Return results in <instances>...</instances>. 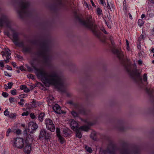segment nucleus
<instances>
[{
    "label": "nucleus",
    "instance_id": "nucleus-1",
    "mask_svg": "<svg viewBox=\"0 0 154 154\" xmlns=\"http://www.w3.org/2000/svg\"><path fill=\"white\" fill-rule=\"evenodd\" d=\"M35 73L38 78H40L44 83L48 85H52L59 89L64 86V83L62 78L54 70L46 72L42 69L34 68Z\"/></svg>",
    "mask_w": 154,
    "mask_h": 154
},
{
    "label": "nucleus",
    "instance_id": "nucleus-2",
    "mask_svg": "<svg viewBox=\"0 0 154 154\" xmlns=\"http://www.w3.org/2000/svg\"><path fill=\"white\" fill-rule=\"evenodd\" d=\"M117 151L121 154H139V147L136 146H130L126 143H124L121 147L119 148L112 142H110L106 150L100 151L101 154H115Z\"/></svg>",
    "mask_w": 154,
    "mask_h": 154
},
{
    "label": "nucleus",
    "instance_id": "nucleus-3",
    "mask_svg": "<svg viewBox=\"0 0 154 154\" xmlns=\"http://www.w3.org/2000/svg\"><path fill=\"white\" fill-rule=\"evenodd\" d=\"M51 54L49 42L46 40L41 42L40 44L38 54L42 57L45 64H48L50 61Z\"/></svg>",
    "mask_w": 154,
    "mask_h": 154
},
{
    "label": "nucleus",
    "instance_id": "nucleus-4",
    "mask_svg": "<svg viewBox=\"0 0 154 154\" xmlns=\"http://www.w3.org/2000/svg\"><path fill=\"white\" fill-rule=\"evenodd\" d=\"M30 3L26 0H20L17 9L19 16L23 18L30 15L31 11L29 8Z\"/></svg>",
    "mask_w": 154,
    "mask_h": 154
},
{
    "label": "nucleus",
    "instance_id": "nucleus-5",
    "mask_svg": "<svg viewBox=\"0 0 154 154\" xmlns=\"http://www.w3.org/2000/svg\"><path fill=\"white\" fill-rule=\"evenodd\" d=\"M76 18L77 20L81 25L90 29L94 34L97 36L98 35L96 29L97 26L94 25L92 17L91 16L89 15L86 17L85 20L78 16H76Z\"/></svg>",
    "mask_w": 154,
    "mask_h": 154
},
{
    "label": "nucleus",
    "instance_id": "nucleus-6",
    "mask_svg": "<svg viewBox=\"0 0 154 154\" xmlns=\"http://www.w3.org/2000/svg\"><path fill=\"white\" fill-rule=\"evenodd\" d=\"M123 64L127 71L132 78L135 79L134 77L136 76L139 79L141 83L142 82V81L140 77V73L137 69L132 68L131 64L129 62V60H127V61L124 63Z\"/></svg>",
    "mask_w": 154,
    "mask_h": 154
},
{
    "label": "nucleus",
    "instance_id": "nucleus-7",
    "mask_svg": "<svg viewBox=\"0 0 154 154\" xmlns=\"http://www.w3.org/2000/svg\"><path fill=\"white\" fill-rule=\"evenodd\" d=\"M109 39L110 41L111 44L112 46V51L113 53L116 55L119 58L120 60H122V58L123 57V54L122 53V51H119L118 49H116L114 48V43L113 40L112 39V38L110 36Z\"/></svg>",
    "mask_w": 154,
    "mask_h": 154
},
{
    "label": "nucleus",
    "instance_id": "nucleus-8",
    "mask_svg": "<svg viewBox=\"0 0 154 154\" xmlns=\"http://www.w3.org/2000/svg\"><path fill=\"white\" fill-rule=\"evenodd\" d=\"M13 146L19 149H21L24 146V140L20 137L14 138L13 140Z\"/></svg>",
    "mask_w": 154,
    "mask_h": 154
},
{
    "label": "nucleus",
    "instance_id": "nucleus-9",
    "mask_svg": "<svg viewBox=\"0 0 154 154\" xmlns=\"http://www.w3.org/2000/svg\"><path fill=\"white\" fill-rule=\"evenodd\" d=\"M50 136L51 134L46 130L42 129L40 131L39 138L41 140L45 139L47 140L50 139Z\"/></svg>",
    "mask_w": 154,
    "mask_h": 154
},
{
    "label": "nucleus",
    "instance_id": "nucleus-10",
    "mask_svg": "<svg viewBox=\"0 0 154 154\" xmlns=\"http://www.w3.org/2000/svg\"><path fill=\"white\" fill-rule=\"evenodd\" d=\"M4 24L7 27L11 28V22L8 17L6 16L2 15L0 16V27H2Z\"/></svg>",
    "mask_w": 154,
    "mask_h": 154
},
{
    "label": "nucleus",
    "instance_id": "nucleus-11",
    "mask_svg": "<svg viewBox=\"0 0 154 154\" xmlns=\"http://www.w3.org/2000/svg\"><path fill=\"white\" fill-rule=\"evenodd\" d=\"M19 33L17 32H14L13 33L12 37L13 39L12 41L14 44L16 46H18L19 47H22L23 48L24 46V45L23 43V42H19L18 41L19 40L18 37Z\"/></svg>",
    "mask_w": 154,
    "mask_h": 154
},
{
    "label": "nucleus",
    "instance_id": "nucleus-12",
    "mask_svg": "<svg viewBox=\"0 0 154 154\" xmlns=\"http://www.w3.org/2000/svg\"><path fill=\"white\" fill-rule=\"evenodd\" d=\"M45 122L47 128L51 132H54L55 131V127L52 121L50 119H46Z\"/></svg>",
    "mask_w": 154,
    "mask_h": 154
},
{
    "label": "nucleus",
    "instance_id": "nucleus-13",
    "mask_svg": "<svg viewBox=\"0 0 154 154\" xmlns=\"http://www.w3.org/2000/svg\"><path fill=\"white\" fill-rule=\"evenodd\" d=\"M78 107L76 109L78 110V113L75 112V111H72L71 113L72 116L74 117H78L79 114H81L83 115L86 114V111L85 110L82 106H76Z\"/></svg>",
    "mask_w": 154,
    "mask_h": 154
},
{
    "label": "nucleus",
    "instance_id": "nucleus-14",
    "mask_svg": "<svg viewBox=\"0 0 154 154\" xmlns=\"http://www.w3.org/2000/svg\"><path fill=\"white\" fill-rule=\"evenodd\" d=\"M89 129V125H84L80 127L77 131H75L76 132V137L79 138H81L82 136V135L80 132V130H81L84 131H87Z\"/></svg>",
    "mask_w": 154,
    "mask_h": 154
},
{
    "label": "nucleus",
    "instance_id": "nucleus-15",
    "mask_svg": "<svg viewBox=\"0 0 154 154\" xmlns=\"http://www.w3.org/2000/svg\"><path fill=\"white\" fill-rule=\"evenodd\" d=\"M38 128V126L35 122H31L29 123L28 129L30 133H33Z\"/></svg>",
    "mask_w": 154,
    "mask_h": 154
},
{
    "label": "nucleus",
    "instance_id": "nucleus-16",
    "mask_svg": "<svg viewBox=\"0 0 154 154\" xmlns=\"http://www.w3.org/2000/svg\"><path fill=\"white\" fill-rule=\"evenodd\" d=\"M28 139H29V137H26L25 146L23 149L24 152L26 154H29L31 150V147L30 143L28 142Z\"/></svg>",
    "mask_w": 154,
    "mask_h": 154
},
{
    "label": "nucleus",
    "instance_id": "nucleus-17",
    "mask_svg": "<svg viewBox=\"0 0 154 154\" xmlns=\"http://www.w3.org/2000/svg\"><path fill=\"white\" fill-rule=\"evenodd\" d=\"M70 127L74 131H77L79 127L78 126V123L73 119H71L69 121Z\"/></svg>",
    "mask_w": 154,
    "mask_h": 154
},
{
    "label": "nucleus",
    "instance_id": "nucleus-18",
    "mask_svg": "<svg viewBox=\"0 0 154 154\" xmlns=\"http://www.w3.org/2000/svg\"><path fill=\"white\" fill-rule=\"evenodd\" d=\"M54 112L58 114H61L63 113V111L61 109L60 106H52Z\"/></svg>",
    "mask_w": 154,
    "mask_h": 154
},
{
    "label": "nucleus",
    "instance_id": "nucleus-19",
    "mask_svg": "<svg viewBox=\"0 0 154 154\" xmlns=\"http://www.w3.org/2000/svg\"><path fill=\"white\" fill-rule=\"evenodd\" d=\"M31 48L28 46H24L22 49V52L24 53H30L31 51Z\"/></svg>",
    "mask_w": 154,
    "mask_h": 154
},
{
    "label": "nucleus",
    "instance_id": "nucleus-20",
    "mask_svg": "<svg viewBox=\"0 0 154 154\" xmlns=\"http://www.w3.org/2000/svg\"><path fill=\"white\" fill-rule=\"evenodd\" d=\"M31 103L30 104V106H40L42 105V103L41 102H39L38 101H36L35 100H33L31 102Z\"/></svg>",
    "mask_w": 154,
    "mask_h": 154
},
{
    "label": "nucleus",
    "instance_id": "nucleus-21",
    "mask_svg": "<svg viewBox=\"0 0 154 154\" xmlns=\"http://www.w3.org/2000/svg\"><path fill=\"white\" fill-rule=\"evenodd\" d=\"M63 134L64 137H67L71 134V132L69 130L64 129L63 130Z\"/></svg>",
    "mask_w": 154,
    "mask_h": 154
},
{
    "label": "nucleus",
    "instance_id": "nucleus-22",
    "mask_svg": "<svg viewBox=\"0 0 154 154\" xmlns=\"http://www.w3.org/2000/svg\"><path fill=\"white\" fill-rule=\"evenodd\" d=\"M45 115V113L43 112H41L39 114L38 119L40 122H42L43 121Z\"/></svg>",
    "mask_w": 154,
    "mask_h": 154
},
{
    "label": "nucleus",
    "instance_id": "nucleus-23",
    "mask_svg": "<svg viewBox=\"0 0 154 154\" xmlns=\"http://www.w3.org/2000/svg\"><path fill=\"white\" fill-rule=\"evenodd\" d=\"M107 7L106 8H107L108 9L110 10V11H112V9H113V10L114 9V6L112 4H111L110 5H109L108 1V0H107Z\"/></svg>",
    "mask_w": 154,
    "mask_h": 154
},
{
    "label": "nucleus",
    "instance_id": "nucleus-24",
    "mask_svg": "<svg viewBox=\"0 0 154 154\" xmlns=\"http://www.w3.org/2000/svg\"><path fill=\"white\" fill-rule=\"evenodd\" d=\"M58 3L60 7H63L65 5V3L63 0H58Z\"/></svg>",
    "mask_w": 154,
    "mask_h": 154
},
{
    "label": "nucleus",
    "instance_id": "nucleus-25",
    "mask_svg": "<svg viewBox=\"0 0 154 154\" xmlns=\"http://www.w3.org/2000/svg\"><path fill=\"white\" fill-rule=\"evenodd\" d=\"M59 139V140L60 142L62 144L64 142V138L62 137L61 135H59L57 136Z\"/></svg>",
    "mask_w": 154,
    "mask_h": 154
},
{
    "label": "nucleus",
    "instance_id": "nucleus-26",
    "mask_svg": "<svg viewBox=\"0 0 154 154\" xmlns=\"http://www.w3.org/2000/svg\"><path fill=\"white\" fill-rule=\"evenodd\" d=\"M17 115L16 113H10L9 116V117L12 119H15L16 118V117Z\"/></svg>",
    "mask_w": 154,
    "mask_h": 154
},
{
    "label": "nucleus",
    "instance_id": "nucleus-27",
    "mask_svg": "<svg viewBox=\"0 0 154 154\" xmlns=\"http://www.w3.org/2000/svg\"><path fill=\"white\" fill-rule=\"evenodd\" d=\"M144 22L141 19H139L138 21V25L141 27L144 24Z\"/></svg>",
    "mask_w": 154,
    "mask_h": 154
},
{
    "label": "nucleus",
    "instance_id": "nucleus-28",
    "mask_svg": "<svg viewBox=\"0 0 154 154\" xmlns=\"http://www.w3.org/2000/svg\"><path fill=\"white\" fill-rule=\"evenodd\" d=\"M146 91L149 94H151L153 92V90L150 88H148L147 87L146 88Z\"/></svg>",
    "mask_w": 154,
    "mask_h": 154
},
{
    "label": "nucleus",
    "instance_id": "nucleus-29",
    "mask_svg": "<svg viewBox=\"0 0 154 154\" xmlns=\"http://www.w3.org/2000/svg\"><path fill=\"white\" fill-rule=\"evenodd\" d=\"M25 102L24 100L23 99L20 100V101L18 102V104L20 105H24Z\"/></svg>",
    "mask_w": 154,
    "mask_h": 154
},
{
    "label": "nucleus",
    "instance_id": "nucleus-30",
    "mask_svg": "<svg viewBox=\"0 0 154 154\" xmlns=\"http://www.w3.org/2000/svg\"><path fill=\"white\" fill-rule=\"evenodd\" d=\"M85 148L86 150L89 152H92V149L90 147L86 146Z\"/></svg>",
    "mask_w": 154,
    "mask_h": 154
},
{
    "label": "nucleus",
    "instance_id": "nucleus-31",
    "mask_svg": "<svg viewBox=\"0 0 154 154\" xmlns=\"http://www.w3.org/2000/svg\"><path fill=\"white\" fill-rule=\"evenodd\" d=\"M4 115L5 116H9V112L8 111V109H6L4 112Z\"/></svg>",
    "mask_w": 154,
    "mask_h": 154
},
{
    "label": "nucleus",
    "instance_id": "nucleus-32",
    "mask_svg": "<svg viewBox=\"0 0 154 154\" xmlns=\"http://www.w3.org/2000/svg\"><path fill=\"white\" fill-rule=\"evenodd\" d=\"M102 12V10L100 8H97V13L98 15H100L101 14Z\"/></svg>",
    "mask_w": 154,
    "mask_h": 154
},
{
    "label": "nucleus",
    "instance_id": "nucleus-33",
    "mask_svg": "<svg viewBox=\"0 0 154 154\" xmlns=\"http://www.w3.org/2000/svg\"><path fill=\"white\" fill-rule=\"evenodd\" d=\"M13 83L11 82H8V88L9 89H11L12 86L13 85Z\"/></svg>",
    "mask_w": 154,
    "mask_h": 154
},
{
    "label": "nucleus",
    "instance_id": "nucleus-34",
    "mask_svg": "<svg viewBox=\"0 0 154 154\" xmlns=\"http://www.w3.org/2000/svg\"><path fill=\"white\" fill-rule=\"evenodd\" d=\"M11 93L12 95H15L16 94L17 90L15 89L12 90L11 91Z\"/></svg>",
    "mask_w": 154,
    "mask_h": 154
},
{
    "label": "nucleus",
    "instance_id": "nucleus-35",
    "mask_svg": "<svg viewBox=\"0 0 154 154\" xmlns=\"http://www.w3.org/2000/svg\"><path fill=\"white\" fill-rule=\"evenodd\" d=\"M9 101L11 103H12L13 102H15V101H16V99L14 98H13V97H10V98H9Z\"/></svg>",
    "mask_w": 154,
    "mask_h": 154
},
{
    "label": "nucleus",
    "instance_id": "nucleus-36",
    "mask_svg": "<svg viewBox=\"0 0 154 154\" xmlns=\"http://www.w3.org/2000/svg\"><path fill=\"white\" fill-rule=\"evenodd\" d=\"M29 110V109H27V110L26 111V112H24L21 115L22 116H27L29 114V112H28V110Z\"/></svg>",
    "mask_w": 154,
    "mask_h": 154
},
{
    "label": "nucleus",
    "instance_id": "nucleus-37",
    "mask_svg": "<svg viewBox=\"0 0 154 154\" xmlns=\"http://www.w3.org/2000/svg\"><path fill=\"white\" fill-rule=\"evenodd\" d=\"M54 99V98L52 97V96L51 95H49L48 98V101H49L50 102V101H52Z\"/></svg>",
    "mask_w": 154,
    "mask_h": 154
},
{
    "label": "nucleus",
    "instance_id": "nucleus-38",
    "mask_svg": "<svg viewBox=\"0 0 154 154\" xmlns=\"http://www.w3.org/2000/svg\"><path fill=\"white\" fill-rule=\"evenodd\" d=\"M2 95L5 97H7L8 95V94L6 92H3L2 93Z\"/></svg>",
    "mask_w": 154,
    "mask_h": 154
},
{
    "label": "nucleus",
    "instance_id": "nucleus-39",
    "mask_svg": "<svg viewBox=\"0 0 154 154\" xmlns=\"http://www.w3.org/2000/svg\"><path fill=\"white\" fill-rule=\"evenodd\" d=\"M30 116L31 118L32 119H36L35 116L33 113H32L30 114Z\"/></svg>",
    "mask_w": 154,
    "mask_h": 154
},
{
    "label": "nucleus",
    "instance_id": "nucleus-40",
    "mask_svg": "<svg viewBox=\"0 0 154 154\" xmlns=\"http://www.w3.org/2000/svg\"><path fill=\"white\" fill-rule=\"evenodd\" d=\"M100 3L102 5L105 7L106 6V5L105 2H104V0H100Z\"/></svg>",
    "mask_w": 154,
    "mask_h": 154
},
{
    "label": "nucleus",
    "instance_id": "nucleus-41",
    "mask_svg": "<svg viewBox=\"0 0 154 154\" xmlns=\"http://www.w3.org/2000/svg\"><path fill=\"white\" fill-rule=\"evenodd\" d=\"M56 132L57 137L59 136V135H60V130L58 128H57L56 129Z\"/></svg>",
    "mask_w": 154,
    "mask_h": 154
},
{
    "label": "nucleus",
    "instance_id": "nucleus-42",
    "mask_svg": "<svg viewBox=\"0 0 154 154\" xmlns=\"http://www.w3.org/2000/svg\"><path fill=\"white\" fill-rule=\"evenodd\" d=\"M28 77L30 79H34V75L32 74H29L27 75Z\"/></svg>",
    "mask_w": 154,
    "mask_h": 154
},
{
    "label": "nucleus",
    "instance_id": "nucleus-43",
    "mask_svg": "<svg viewBox=\"0 0 154 154\" xmlns=\"http://www.w3.org/2000/svg\"><path fill=\"white\" fill-rule=\"evenodd\" d=\"M143 80L144 82H146L147 80V75L145 74L143 75Z\"/></svg>",
    "mask_w": 154,
    "mask_h": 154
},
{
    "label": "nucleus",
    "instance_id": "nucleus-44",
    "mask_svg": "<svg viewBox=\"0 0 154 154\" xmlns=\"http://www.w3.org/2000/svg\"><path fill=\"white\" fill-rule=\"evenodd\" d=\"M15 133L17 134H20L21 133V131L20 130L18 129L16 130Z\"/></svg>",
    "mask_w": 154,
    "mask_h": 154
},
{
    "label": "nucleus",
    "instance_id": "nucleus-45",
    "mask_svg": "<svg viewBox=\"0 0 154 154\" xmlns=\"http://www.w3.org/2000/svg\"><path fill=\"white\" fill-rule=\"evenodd\" d=\"M11 130L10 128H9L8 129L7 132H6V136H8L9 135V134L10 132H11Z\"/></svg>",
    "mask_w": 154,
    "mask_h": 154
},
{
    "label": "nucleus",
    "instance_id": "nucleus-46",
    "mask_svg": "<svg viewBox=\"0 0 154 154\" xmlns=\"http://www.w3.org/2000/svg\"><path fill=\"white\" fill-rule=\"evenodd\" d=\"M23 91L26 93H28L29 91L30 90L26 86Z\"/></svg>",
    "mask_w": 154,
    "mask_h": 154
},
{
    "label": "nucleus",
    "instance_id": "nucleus-47",
    "mask_svg": "<svg viewBox=\"0 0 154 154\" xmlns=\"http://www.w3.org/2000/svg\"><path fill=\"white\" fill-rule=\"evenodd\" d=\"M26 87V85H21L20 87V88L22 90H24L25 88Z\"/></svg>",
    "mask_w": 154,
    "mask_h": 154
},
{
    "label": "nucleus",
    "instance_id": "nucleus-48",
    "mask_svg": "<svg viewBox=\"0 0 154 154\" xmlns=\"http://www.w3.org/2000/svg\"><path fill=\"white\" fill-rule=\"evenodd\" d=\"M126 46H127V50L129 51V49H128V48H129V43H128V40H127V39L126 40Z\"/></svg>",
    "mask_w": 154,
    "mask_h": 154
},
{
    "label": "nucleus",
    "instance_id": "nucleus-49",
    "mask_svg": "<svg viewBox=\"0 0 154 154\" xmlns=\"http://www.w3.org/2000/svg\"><path fill=\"white\" fill-rule=\"evenodd\" d=\"M148 3L151 5L154 4V0H148Z\"/></svg>",
    "mask_w": 154,
    "mask_h": 154
},
{
    "label": "nucleus",
    "instance_id": "nucleus-50",
    "mask_svg": "<svg viewBox=\"0 0 154 154\" xmlns=\"http://www.w3.org/2000/svg\"><path fill=\"white\" fill-rule=\"evenodd\" d=\"M0 66L2 68H3L4 67V65L2 60L0 61Z\"/></svg>",
    "mask_w": 154,
    "mask_h": 154
},
{
    "label": "nucleus",
    "instance_id": "nucleus-51",
    "mask_svg": "<svg viewBox=\"0 0 154 154\" xmlns=\"http://www.w3.org/2000/svg\"><path fill=\"white\" fill-rule=\"evenodd\" d=\"M4 73H5V75L7 76H8V77H10L11 76V75H9L8 72L6 71H4Z\"/></svg>",
    "mask_w": 154,
    "mask_h": 154
},
{
    "label": "nucleus",
    "instance_id": "nucleus-52",
    "mask_svg": "<svg viewBox=\"0 0 154 154\" xmlns=\"http://www.w3.org/2000/svg\"><path fill=\"white\" fill-rule=\"evenodd\" d=\"M67 104H69V105H74V104H73V102H72V100H71V101H68L67 103Z\"/></svg>",
    "mask_w": 154,
    "mask_h": 154
},
{
    "label": "nucleus",
    "instance_id": "nucleus-53",
    "mask_svg": "<svg viewBox=\"0 0 154 154\" xmlns=\"http://www.w3.org/2000/svg\"><path fill=\"white\" fill-rule=\"evenodd\" d=\"M11 53H8V54H7V56H6V58H8L10 59L11 58Z\"/></svg>",
    "mask_w": 154,
    "mask_h": 154
},
{
    "label": "nucleus",
    "instance_id": "nucleus-54",
    "mask_svg": "<svg viewBox=\"0 0 154 154\" xmlns=\"http://www.w3.org/2000/svg\"><path fill=\"white\" fill-rule=\"evenodd\" d=\"M124 128L122 126H121L120 127H119L118 128L119 130L120 131H123Z\"/></svg>",
    "mask_w": 154,
    "mask_h": 154
},
{
    "label": "nucleus",
    "instance_id": "nucleus-55",
    "mask_svg": "<svg viewBox=\"0 0 154 154\" xmlns=\"http://www.w3.org/2000/svg\"><path fill=\"white\" fill-rule=\"evenodd\" d=\"M10 51V50L9 49H7V50L5 52V54H7L8 53H10L9 52Z\"/></svg>",
    "mask_w": 154,
    "mask_h": 154
},
{
    "label": "nucleus",
    "instance_id": "nucleus-56",
    "mask_svg": "<svg viewBox=\"0 0 154 154\" xmlns=\"http://www.w3.org/2000/svg\"><path fill=\"white\" fill-rule=\"evenodd\" d=\"M101 30L104 32V33L106 34H107V32L106 31V30L103 28L101 29Z\"/></svg>",
    "mask_w": 154,
    "mask_h": 154
},
{
    "label": "nucleus",
    "instance_id": "nucleus-57",
    "mask_svg": "<svg viewBox=\"0 0 154 154\" xmlns=\"http://www.w3.org/2000/svg\"><path fill=\"white\" fill-rule=\"evenodd\" d=\"M5 34L7 35L8 37H9L10 35V33L8 32H4Z\"/></svg>",
    "mask_w": 154,
    "mask_h": 154
},
{
    "label": "nucleus",
    "instance_id": "nucleus-58",
    "mask_svg": "<svg viewBox=\"0 0 154 154\" xmlns=\"http://www.w3.org/2000/svg\"><path fill=\"white\" fill-rule=\"evenodd\" d=\"M137 48L139 50H140L141 48V43H140L137 46Z\"/></svg>",
    "mask_w": 154,
    "mask_h": 154
},
{
    "label": "nucleus",
    "instance_id": "nucleus-59",
    "mask_svg": "<svg viewBox=\"0 0 154 154\" xmlns=\"http://www.w3.org/2000/svg\"><path fill=\"white\" fill-rule=\"evenodd\" d=\"M6 58V60H4V61H5V63H7L9 62V60L10 59H8V58Z\"/></svg>",
    "mask_w": 154,
    "mask_h": 154
},
{
    "label": "nucleus",
    "instance_id": "nucleus-60",
    "mask_svg": "<svg viewBox=\"0 0 154 154\" xmlns=\"http://www.w3.org/2000/svg\"><path fill=\"white\" fill-rule=\"evenodd\" d=\"M1 53L3 57H4V56H5L6 54H5V52L2 51V52H1Z\"/></svg>",
    "mask_w": 154,
    "mask_h": 154
},
{
    "label": "nucleus",
    "instance_id": "nucleus-61",
    "mask_svg": "<svg viewBox=\"0 0 154 154\" xmlns=\"http://www.w3.org/2000/svg\"><path fill=\"white\" fill-rule=\"evenodd\" d=\"M19 69L21 71H23L24 70V67L23 66H21L19 67Z\"/></svg>",
    "mask_w": 154,
    "mask_h": 154
},
{
    "label": "nucleus",
    "instance_id": "nucleus-62",
    "mask_svg": "<svg viewBox=\"0 0 154 154\" xmlns=\"http://www.w3.org/2000/svg\"><path fill=\"white\" fill-rule=\"evenodd\" d=\"M142 62L141 60H139L138 61V64L140 65H141L142 64Z\"/></svg>",
    "mask_w": 154,
    "mask_h": 154
},
{
    "label": "nucleus",
    "instance_id": "nucleus-63",
    "mask_svg": "<svg viewBox=\"0 0 154 154\" xmlns=\"http://www.w3.org/2000/svg\"><path fill=\"white\" fill-rule=\"evenodd\" d=\"M7 66H8L7 69L8 70H12V68L11 67L9 66L8 65H7Z\"/></svg>",
    "mask_w": 154,
    "mask_h": 154
},
{
    "label": "nucleus",
    "instance_id": "nucleus-64",
    "mask_svg": "<svg viewBox=\"0 0 154 154\" xmlns=\"http://www.w3.org/2000/svg\"><path fill=\"white\" fill-rule=\"evenodd\" d=\"M151 32L152 34H154V28L152 30H151Z\"/></svg>",
    "mask_w": 154,
    "mask_h": 154
}]
</instances>
